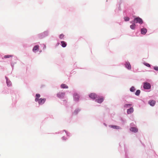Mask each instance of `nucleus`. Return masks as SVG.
Masks as SVG:
<instances>
[{
  "mask_svg": "<svg viewBox=\"0 0 158 158\" xmlns=\"http://www.w3.org/2000/svg\"><path fill=\"white\" fill-rule=\"evenodd\" d=\"M133 22L134 23L135 22L136 23H139L140 24H142L143 23L142 19L139 17H137L135 18Z\"/></svg>",
  "mask_w": 158,
  "mask_h": 158,
  "instance_id": "nucleus-1",
  "label": "nucleus"
},
{
  "mask_svg": "<svg viewBox=\"0 0 158 158\" xmlns=\"http://www.w3.org/2000/svg\"><path fill=\"white\" fill-rule=\"evenodd\" d=\"M143 87L145 89H149L151 88V85L148 83H144Z\"/></svg>",
  "mask_w": 158,
  "mask_h": 158,
  "instance_id": "nucleus-2",
  "label": "nucleus"
},
{
  "mask_svg": "<svg viewBox=\"0 0 158 158\" xmlns=\"http://www.w3.org/2000/svg\"><path fill=\"white\" fill-rule=\"evenodd\" d=\"M65 95V93L63 92H59L57 94V96L59 98H63Z\"/></svg>",
  "mask_w": 158,
  "mask_h": 158,
  "instance_id": "nucleus-3",
  "label": "nucleus"
},
{
  "mask_svg": "<svg viewBox=\"0 0 158 158\" xmlns=\"http://www.w3.org/2000/svg\"><path fill=\"white\" fill-rule=\"evenodd\" d=\"M97 95L95 93H91L89 95V97L91 99H95L97 98Z\"/></svg>",
  "mask_w": 158,
  "mask_h": 158,
  "instance_id": "nucleus-4",
  "label": "nucleus"
},
{
  "mask_svg": "<svg viewBox=\"0 0 158 158\" xmlns=\"http://www.w3.org/2000/svg\"><path fill=\"white\" fill-rule=\"evenodd\" d=\"M46 101L45 98H40L38 101V103L39 104L42 105Z\"/></svg>",
  "mask_w": 158,
  "mask_h": 158,
  "instance_id": "nucleus-5",
  "label": "nucleus"
},
{
  "mask_svg": "<svg viewBox=\"0 0 158 158\" xmlns=\"http://www.w3.org/2000/svg\"><path fill=\"white\" fill-rule=\"evenodd\" d=\"M125 66L128 69H131V65L129 62H127L125 64Z\"/></svg>",
  "mask_w": 158,
  "mask_h": 158,
  "instance_id": "nucleus-6",
  "label": "nucleus"
},
{
  "mask_svg": "<svg viewBox=\"0 0 158 158\" xmlns=\"http://www.w3.org/2000/svg\"><path fill=\"white\" fill-rule=\"evenodd\" d=\"M134 111V109L132 107H131L127 110V112L128 114H130L132 113Z\"/></svg>",
  "mask_w": 158,
  "mask_h": 158,
  "instance_id": "nucleus-7",
  "label": "nucleus"
},
{
  "mask_svg": "<svg viewBox=\"0 0 158 158\" xmlns=\"http://www.w3.org/2000/svg\"><path fill=\"white\" fill-rule=\"evenodd\" d=\"M104 98L102 97L101 98H100L99 99H97L95 101L98 103H101L103 101Z\"/></svg>",
  "mask_w": 158,
  "mask_h": 158,
  "instance_id": "nucleus-8",
  "label": "nucleus"
},
{
  "mask_svg": "<svg viewBox=\"0 0 158 158\" xmlns=\"http://www.w3.org/2000/svg\"><path fill=\"white\" fill-rule=\"evenodd\" d=\"M155 103L156 102L154 100L149 101L148 102V103L152 106H154Z\"/></svg>",
  "mask_w": 158,
  "mask_h": 158,
  "instance_id": "nucleus-9",
  "label": "nucleus"
},
{
  "mask_svg": "<svg viewBox=\"0 0 158 158\" xmlns=\"http://www.w3.org/2000/svg\"><path fill=\"white\" fill-rule=\"evenodd\" d=\"M147 32V30L145 28H142L141 29V33L142 34L145 35Z\"/></svg>",
  "mask_w": 158,
  "mask_h": 158,
  "instance_id": "nucleus-10",
  "label": "nucleus"
},
{
  "mask_svg": "<svg viewBox=\"0 0 158 158\" xmlns=\"http://www.w3.org/2000/svg\"><path fill=\"white\" fill-rule=\"evenodd\" d=\"M130 130L134 132H136L138 131V129L136 127H132L130 129Z\"/></svg>",
  "mask_w": 158,
  "mask_h": 158,
  "instance_id": "nucleus-11",
  "label": "nucleus"
},
{
  "mask_svg": "<svg viewBox=\"0 0 158 158\" xmlns=\"http://www.w3.org/2000/svg\"><path fill=\"white\" fill-rule=\"evenodd\" d=\"M61 87L62 89H68V86L65 84H62L61 85Z\"/></svg>",
  "mask_w": 158,
  "mask_h": 158,
  "instance_id": "nucleus-12",
  "label": "nucleus"
},
{
  "mask_svg": "<svg viewBox=\"0 0 158 158\" xmlns=\"http://www.w3.org/2000/svg\"><path fill=\"white\" fill-rule=\"evenodd\" d=\"M74 100L76 101H77L79 97L78 95L77 94H74Z\"/></svg>",
  "mask_w": 158,
  "mask_h": 158,
  "instance_id": "nucleus-13",
  "label": "nucleus"
},
{
  "mask_svg": "<svg viewBox=\"0 0 158 158\" xmlns=\"http://www.w3.org/2000/svg\"><path fill=\"white\" fill-rule=\"evenodd\" d=\"M134 22L133 21V24L132 25H131L130 26V28L132 29H135V24L134 23Z\"/></svg>",
  "mask_w": 158,
  "mask_h": 158,
  "instance_id": "nucleus-14",
  "label": "nucleus"
},
{
  "mask_svg": "<svg viewBox=\"0 0 158 158\" xmlns=\"http://www.w3.org/2000/svg\"><path fill=\"white\" fill-rule=\"evenodd\" d=\"M39 46V45H37L34 46L33 48V51L35 52L38 49Z\"/></svg>",
  "mask_w": 158,
  "mask_h": 158,
  "instance_id": "nucleus-15",
  "label": "nucleus"
},
{
  "mask_svg": "<svg viewBox=\"0 0 158 158\" xmlns=\"http://www.w3.org/2000/svg\"><path fill=\"white\" fill-rule=\"evenodd\" d=\"M61 43L63 47H65L66 46V44L64 41H62L61 42Z\"/></svg>",
  "mask_w": 158,
  "mask_h": 158,
  "instance_id": "nucleus-16",
  "label": "nucleus"
},
{
  "mask_svg": "<svg viewBox=\"0 0 158 158\" xmlns=\"http://www.w3.org/2000/svg\"><path fill=\"white\" fill-rule=\"evenodd\" d=\"M132 106V104H126L124 105V108H127L129 107H131Z\"/></svg>",
  "mask_w": 158,
  "mask_h": 158,
  "instance_id": "nucleus-17",
  "label": "nucleus"
},
{
  "mask_svg": "<svg viewBox=\"0 0 158 158\" xmlns=\"http://www.w3.org/2000/svg\"><path fill=\"white\" fill-rule=\"evenodd\" d=\"M110 127L112 128H114V129H120V127H119V126H116L111 125V126H110Z\"/></svg>",
  "mask_w": 158,
  "mask_h": 158,
  "instance_id": "nucleus-18",
  "label": "nucleus"
},
{
  "mask_svg": "<svg viewBox=\"0 0 158 158\" xmlns=\"http://www.w3.org/2000/svg\"><path fill=\"white\" fill-rule=\"evenodd\" d=\"M12 56H13L11 55H5V56H4L3 57L4 58H9L10 57H12Z\"/></svg>",
  "mask_w": 158,
  "mask_h": 158,
  "instance_id": "nucleus-19",
  "label": "nucleus"
},
{
  "mask_svg": "<svg viewBox=\"0 0 158 158\" xmlns=\"http://www.w3.org/2000/svg\"><path fill=\"white\" fill-rule=\"evenodd\" d=\"M6 83H7V85L8 86H10L11 85V81L8 80H7Z\"/></svg>",
  "mask_w": 158,
  "mask_h": 158,
  "instance_id": "nucleus-20",
  "label": "nucleus"
},
{
  "mask_svg": "<svg viewBox=\"0 0 158 158\" xmlns=\"http://www.w3.org/2000/svg\"><path fill=\"white\" fill-rule=\"evenodd\" d=\"M140 93V91L139 90H137L135 93V95H139Z\"/></svg>",
  "mask_w": 158,
  "mask_h": 158,
  "instance_id": "nucleus-21",
  "label": "nucleus"
},
{
  "mask_svg": "<svg viewBox=\"0 0 158 158\" xmlns=\"http://www.w3.org/2000/svg\"><path fill=\"white\" fill-rule=\"evenodd\" d=\"M130 90L131 92H134L135 90V89L134 87L132 86L130 88Z\"/></svg>",
  "mask_w": 158,
  "mask_h": 158,
  "instance_id": "nucleus-22",
  "label": "nucleus"
},
{
  "mask_svg": "<svg viewBox=\"0 0 158 158\" xmlns=\"http://www.w3.org/2000/svg\"><path fill=\"white\" fill-rule=\"evenodd\" d=\"M129 19V18L128 17H125L124 18V19L126 21H128Z\"/></svg>",
  "mask_w": 158,
  "mask_h": 158,
  "instance_id": "nucleus-23",
  "label": "nucleus"
},
{
  "mask_svg": "<svg viewBox=\"0 0 158 158\" xmlns=\"http://www.w3.org/2000/svg\"><path fill=\"white\" fill-rule=\"evenodd\" d=\"M64 35L63 34H61L60 35V39H62L64 38Z\"/></svg>",
  "mask_w": 158,
  "mask_h": 158,
  "instance_id": "nucleus-24",
  "label": "nucleus"
},
{
  "mask_svg": "<svg viewBox=\"0 0 158 158\" xmlns=\"http://www.w3.org/2000/svg\"><path fill=\"white\" fill-rule=\"evenodd\" d=\"M40 95L39 94H36L35 97L37 98H40Z\"/></svg>",
  "mask_w": 158,
  "mask_h": 158,
  "instance_id": "nucleus-25",
  "label": "nucleus"
},
{
  "mask_svg": "<svg viewBox=\"0 0 158 158\" xmlns=\"http://www.w3.org/2000/svg\"><path fill=\"white\" fill-rule=\"evenodd\" d=\"M144 64L147 67H150V64L148 63H144Z\"/></svg>",
  "mask_w": 158,
  "mask_h": 158,
  "instance_id": "nucleus-26",
  "label": "nucleus"
},
{
  "mask_svg": "<svg viewBox=\"0 0 158 158\" xmlns=\"http://www.w3.org/2000/svg\"><path fill=\"white\" fill-rule=\"evenodd\" d=\"M154 69L156 71H158V66H155L154 67Z\"/></svg>",
  "mask_w": 158,
  "mask_h": 158,
  "instance_id": "nucleus-27",
  "label": "nucleus"
},
{
  "mask_svg": "<svg viewBox=\"0 0 158 158\" xmlns=\"http://www.w3.org/2000/svg\"><path fill=\"white\" fill-rule=\"evenodd\" d=\"M39 99L38 98L36 97L35 98V101L36 102H38V101H39Z\"/></svg>",
  "mask_w": 158,
  "mask_h": 158,
  "instance_id": "nucleus-28",
  "label": "nucleus"
},
{
  "mask_svg": "<svg viewBox=\"0 0 158 158\" xmlns=\"http://www.w3.org/2000/svg\"><path fill=\"white\" fill-rule=\"evenodd\" d=\"M78 110H75V111L74 112V114H77V113H78Z\"/></svg>",
  "mask_w": 158,
  "mask_h": 158,
  "instance_id": "nucleus-29",
  "label": "nucleus"
}]
</instances>
